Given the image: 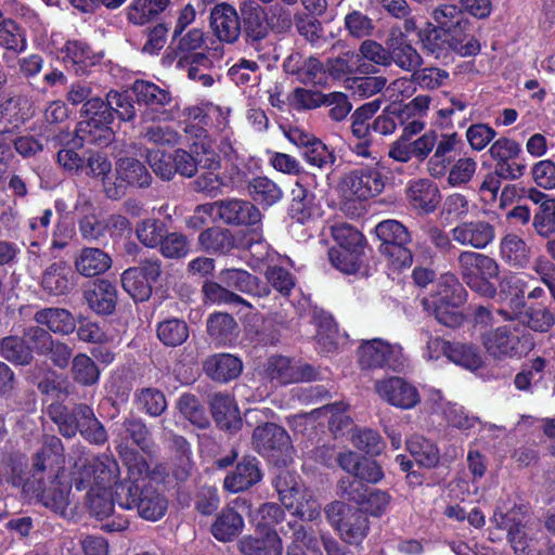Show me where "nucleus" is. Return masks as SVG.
I'll list each match as a JSON object with an SVG mask.
<instances>
[{
	"label": "nucleus",
	"instance_id": "603ef678",
	"mask_svg": "<svg viewBox=\"0 0 555 555\" xmlns=\"http://www.w3.org/2000/svg\"><path fill=\"white\" fill-rule=\"evenodd\" d=\"M243 15L247 35L254 40L264 38L269 28L274 26L269 22L264 10L259 4L250 3L246 5Z\"/></svg>",
	"mask_w": 555,
	"mask_h": 555
},
{
	"label": "nucleus",
	"instance_id": "e2e57ef3",
	"mask_svg": "<svg viewBox=\"0 0 555 555\" xmlns=\"http://www.w3.org/2000/svg\"><path fill=\"white\" fill-rule=\"evenodd\" d=\"M537 233L547 237L555 233V198H547L541 203L533 218Z\"/></svg>",
	"mask_w": 555,
	"mask_h": 555
},
{
	"label": "nucleus",
	"instance_id": "052dcab7",
	"mask_svg": "<svg viewBox=\"0 0 555 555\" xmlns=\"http://www.w3.org/2000/svg\"><path fill=\"white\" fill-rule=\"evenodd\" d=\"M420 341L422 343V358L427 362H435L442 356L448 357V350L451 341L444 340L439 336H434L428 330L420 331Z\"/></svg>",
	"mask_w": 555,
	"mask_h": 555
},
{
	"label": "nucleus",
	"instance_id": "2eb2a0df",
	"mask_svg": "<svg viewBox=\"0 0 555 555\" xmlns=\"http://www.w3.org/2000/svg\"><path fill=\"white\" fill-rule=\"evenodd\" d=\"M132 91L137 102L146 106L141 116L143 124L172 119L171 114L165 109V106L171 102L170 93L167 90L151 81L135 80Z\"/></svg>",
	"mask_w": 555,
	"mask_h": 555
},
{
	"label": "nucleus",
	"instance_id": "f704fd0d",
	"mask_svg": "<svg viewBox=\"0 0 555 555\" xmlns=\"http://www.w3.org/2000/svg\"><path fill=\"white\" fill-rule=\"evenodd\" d=\"M261 479L256 459H245L236 465L233 473L224 479V488L236 493L244 491Z\"/></svg>",
	"mask_w": 555,
	"mask_h": 555
},
{
	"label": "nucleus",
	"instance_id": "bb28decb",
	"mask_svg": "<svg viewBox=\"0 0 555 555\" xmlns=\"http://www.w3.org/2000/svg\"><path fill=\"white\" fill-rule=\"evenodd\" d=\"M86 173L93 178H100L103 183L104 191L109 198H119L122 196L121 185L112 182L111 171L112 163L106 154L101 152H92L86 159Z\"/></svg>",
	"mask_w": 555,
	"mask_h": 555
},
{
	"label": "nucleus",
	"instance_id": "a878e982",
	"mask_svg": "<svg viewBox=\"0 0 555 555\" xmlns=\"http://www.w3.org/2000/svg\"><path fill=\"white\" fill-rule=\"evenodd\" d=\"M242 555H282L284 545L276 531H267L261 537L245 535L237 542Z\"/></svg>",
	"mask_w": 555,
	"mask_h": 555
},
{
	"label": "nucleus",
	"instance_id": "0e129e2a",
	"mask_svg": "<svg viewBox=\"0 0 555 555\" xmlns=\"http://www.w3.org/2000/svg\"><path fill=\"white\" fill-rule=\"evenodd\" d=\"M285 517L284 511L275 503H266L261 505L255 516L256 531L264 533L274 531L272 528L280 524Z\"/></svg>",
	"mask_w": 555,
	"mask_h": 555
},
{
	"label": "nucleus",
	"instance_id": "412c9836",
	"mask_svg": "<svg viewBox=\"0 0 555 555\" xmlns=\"http://www.w3.org/2000/svg\"><path fill=\"white\" fill-rule=\"evenodd\" d=\"M253 443L260 454L270 456L275 451L287 450L291 447V438L283 427L267 423L255 428Z\"/></svg>",
	"mask_w": 555,
	"mask_h": 555
},
{
	"label": "nucleus",
	"instance_id": "0eeeda50",
	"mask_svg": "<svg viewBox=\"0 0 555 555\" xmlns=\"http://www.w3.org/2000/svg\"><path fill=\"white\" fill-rule=\"evenodd\" d=\"M284 507L304 521H314L321 516V503L313 491L289 472H282L274 481Z\"/></svg>",
	"mask_w": 555,
	"mask_h": 555
},
{
	"label": "nucleus",
	"instance_id": "79ce46f5",
	"mask_svg": "<svg viewBox=\"0 0 555 555\" xmlns=\"http://www.w3.org/2000/svg\"><path fill=\"white\" fill-rule=\"evenodd\" d=\"M33 114V104L26 98L9 99L0 105V130H8V126L18 127Z\"/></svg>",
	"mask_w": 555,
	"mask_h": 555
},
{
	"label": "nucleus",
	"instance_id": "4be33fe9",
	"mask_svg": "<svg viewBox=\"0 0 555 555\" xmlns=\"http://www.w3.org/2000/svg\"><path fill=\"white\" fill-rule=\"evenodd\" d=\"M210 25L219 40L233 43L241 34L236 10L227 3L217 4L210 13Z\"/></svg>",
	"mask_w": 555,
	"mask_h": 555
},
{
	"label": "nucleus",
	"instance_id": "69168bd1",
	"mask_svg": "<svg viewBox=\"0 0 555 555\" xmlns=\"http://www.w3.org/2000/svg\"><path fill=\"white\" fill-rule=\"evenodd\" d=\"M146 160L153 172L163 180H170L176 175L173 154L154 149L146 153Z\"/></svg>",
	"mask_w": 555,
	"mask_h": 555
},
{
	"label": "nucleus",
	"instance_id": "1a4fd4ad",
	"mask_svg": "<svg viewBox=\"0 0 555 555\" xmlns=\"http://www.w3.org/2000/svg\"><path fill=\"white\" fill-rule=\"evenodd\" d=\"M380 160L361 165L347 172L340 182L343 195L348 199L365 201L380 194L385 176Z\"/></svg>",
	"mask_w": 555,
	"mask_h": 555
},
{
	"label": "nucleus",
	"instance_id": "864d4df0",
	"mask_svg": "<svg viewBox=\"0 0 555 555\" xmlns=\"http://www.w3.org/2000/svg\"><path fill=\"white\" fill-rule=\"evenodd\" d=\"M124 289L135 300L144 301L152 294V286L144 278L140 268H129L121 275Z\"/></svg>",
	"mask_w": 555,
	"mask_h": 555
},
{
	"label": "nucleus",
	"instance_id": "4c0bfd02",
	"mask_svg": "<svg viewBox=\"0 0 555 555\" xmlns=\"http://www.w3.org/2000/svg\"><path fill=\"white\" fill-rule=\"evenodd\" d=\"M211 412L220 428L227 430L240 428V412L233 398L229 395L216 393L211 400Z\"/></svg>",
	"mask_w": 555,
	"mask_h": 555
},
{
	"label": "nucleus",
	"instance_id": "7ed1b4c3",
	"mask_svg": "<svg viewBox=\"0 0 555 555\" xmlns=\"http://www.w3.org/2000/svg\"><path fill=\"white\" fill-rule=\"evenodd\" d=\"M128 467V485H120L118 489L126 491L125 498L117 492L119 496V506L125 509L137 508L139 515L151 521L162 518L168 507L167 499L157 491L152 485H146L145 480L150 476L149 465L141 455L133 454L126 460Z\"/></svg>",
	"mask_w": 555,
	"mask_h": 555
},
{
	"label": "nucleus",
	"instance_id": "de8ad7c7",
	"mask_svg": "<svg viewBox=\"0 0 555 555\" xmlns=\"http://www.w3.org/2000/svg\"><path fill=\"white\" fill-rule=\"evenodd\" d=\"M292 135L293 141L305 146L304 155L309 164L322 168L333 162L331 151L320 140L309 138L298 131H295Z\"/></svg>",
	"mask_w": 555,
	"mask_h": 555
},
{
	"label": "nucleus",
	"instance_id": "f257e3e1",
	"mask_svg": "<svg viewBox=\"0 0 555 555\" xmlns=\"http://www.w3.org/2000/svg\"><path fill=\"white\" fill-rule=\"evenodd\" d=\"M72 460H74L72 483L77 490L88 488L87 504L91 515L100 520L107 519L115 511L113 489L116 501L119 504L117 492L121 493V496L125 498L126 491L122 492L118 487L120 485H128V481L119 482V466L117 462L105 454L89 460L85 456L81 448L76 449L75 457H69V461Z\"/></svg>",
	"mask_w": 555,
	"mask_h": 555
},
{
	"label": "nucleus",
	"instance_id": "8fccbe9b",
	"mask_svg": "<svg viewBox=\"0 0 555 555\" xmlns=\"http://www.w3.org/2000/svg\"><path fill=\"white\" fill-rule=\"evenodd\" d=\"M76 413L81 420V436L91 443L103 444L107 440L106 430L94 416L92 409L88 405L81 404L76 406Z\"/></svg>",
	"mask_w": 555,
	"mask_h": 555
},
{
	"label": "nucleus",
	"instance_id": "49530a36",
	"mask_svg": "<svg viewBox=\"0 0 555 555\" xmlns=\"http://www.w3.org/2000/svg\"><path fill=\"white\" fill-rule=\"evenodd\" d=\"M501 258L512 267H525L530 259V251L522 238L516 234H506L500 243Z\"/></svg>",
	"mask_w": 555,
	"mask_h": 555
},
{
	"label": "nucleus",
	"instance_id": "4d7b16f0",
	"mask_svg": "<svg viewBox=\"0 0 555 555\" xmlns=\"http://www.w3.org/2000/svg\"><path fill=\"white\" fill-rule=\"evenodd\" d=\"M51 420L57 425L60 433L66 437H74L80 431L81 420L76 413V409L70 413L61 404H51L48 409Z\"/></svg>",
	"mask_w": 555,
	"mask_h": 555
},
{
	"label": "nucleus",
	"instance_id": "58836bf2",
	"mask_svg": "<svg viewBox=\"0 0 555 555\" xmlns=\"http://www.w3.org/2000/svg\"><path fill=\"white\" fill-rule=\"evenodd\" d=\"M211 65V60L204 53L181 55L177 61V67L186 69L188 77L203 87H210L214 83V77L209 73Z\"/></svg>",
	"mask_w": 555,
	"mask_h": 555
},
{
	"label": "nucleus",
	"instance_id": "f8f14e48",
	"mask_svg": "<svg viewBox=\"0 0 555 555\" xmlns=\"http://www.w3.org/2000/svg\"><path fill=\"white\" fill-rule=\"evenodd\" d=\"M493 520L501 529L508 531L509 541L516 554L518 555H539L540 550L537 542L528 537L531 531V518L528 515V508L525 505L517 506L506 514L494 513Z\"/></svg>",
	"mask_w": 555,
	"mask_h": 555
},
{
	"label": "nucleus",
	"instance_id": "338daca9",
	"mask_svg": "<svg viewBox=\"0 0 555 555\" xmlns=\"http://www.w3.org/2000/svg\"><path fill=\"white\" fill-rule=\"evenodd\" d=\"M178 408L181 414L195 426L199 428H205L209 424L205 410L198 403L195 396L190 393L182 395L179 398Z\"/></svg>",
	"mask_w": 555,
	"mask_h": 555
},
{
	"label": "nucleus",
	"instance_id": "9b49d317",
	"mask_svg": "<svg viewBox=\"0 0 555 555\" xmlns=\"http://www.w3.org/2000/svg\"><path fill=\"white\" fill-rule=\"evenodd\" d=\"M83 114L86 119L78 124L77 137L87 143L108 144L114 138L109 127L113 116L104 101L100 98L89 99L83 105Z\"/></svg>",
	"mask_w": 555,
	"mask_h": 555
},
{
	"label": "nucleus",
	"instance_id": "b1692460",
	"mask_svg": "<svg viewBox=\"0 0 555 555\" xmlns=\"http://www.w3.org/2000/svg\"><path fill=\"white\" fill-rule=\"evenodd\" d=\"M391 63L393 62L401 69L412 72L422 65V56L409 43L405 35L400 29H392L386 42Z\"/></svg>",
	"mask_w": 555,
	"mask_h": 555
},
{
	"label": "nucleus",
	"instance_id": "aec40b11",
	"mask_svg": "<svg viewBox=\"0 0 555 555\" xmlns=\"http://www.w3.org/2000/svg\"><path fill=\"white\" fill-rule=\"evenodd\" d=\"M452 238L463 246L476 249L487 247L495 237L493 225L486 221H465L452 229Z\"/></svg>",
	"mask_w": 555,
	"mask_h": 555
},
{
	"label": "nucleus",
	"instance_id": "a18cd8bd",
	"mask_svg": "<svg viewBox=\"0 0 555 555\" xmlns=\"http://www.w3.org/2000/svg\"><path fill=\"white\" fill-rule=\"evenodd\" d=\"M288 527L292 530V537L286 555H306L307 551L321 554L319 540L313 531L297 521L288 522Z\"/></svg>",
	"mask_w": 555,
	"mask_h": 555
},
{
	"label": "nucleus",
	"instance_id": "3c124183",
	"mask_svg": "<svg viewBox=\"0 0 555 555\" xmlns=\"http://www.w3.org/2000/svg\"><path fill=\"white\" fill-rule=\"evenodd\" d=\"M406 448L415 461L424 467H434L439 462V450L428 439L414 435L406 440Z\"/></svg>",
	"mask_w": 555,
	"mask_h": 555
},
{
	"label": "nucleus",
	"instance_id": "7c9ffc66",
	"mask_svg": "<svg viewBox=\"0 0 555 555\" xmlns=\"http://www.w3.org/2000/svg\"><path fill=\"white\" fill-rule=\"evenodd\" d=\"M244 527L242 515L232 507H224L218 513L210 531L218 541L231 542L241 534Z\"/></svg>",
	"mask_w": 555,
	"mask_h": 555
},
{
	"label": "nucleus",
	"instance_id": "f3484780",
	"mask_svg": "<svg viewBox=\"0 0 555 555\" xmlns=\"http://www.w3.org/2000/svg\"><path fill=\"white\" fill-rule=\"evenodd\" d=\"M217 212L220 219L230 224H256L260 221L259 209L248 201L227 199L197 207V214L212 215Z\"/></svg>",
	"mask_w": 555,
	"mask_h": 555
},
{
	"label": "nucleus",
	"instance_id": "f03ea898",
	"mask_svg": "<svg viewBox=\"0 0 555 555\" xmlns=\"http://www.w3.org/2000/svg\"><path fill=\"white\" fill-rule=\"evenodd\" d=\"M433 18L439 29L429 33L423 39V46L436 59L443 57L448 50L461 56L475 55L479 52V42L466 33L468 20L455 5H440L434 10Z\"/></svg>",
	"mask_w": 555,
	"mask_h": 555
},
{
	"label": "nucleus",
	"instance_id": "dca6fc26",
	"mask_svg": "<svg viewBox=\"0 0 555 555\" xmlns=\"http://www.w3.org/2000/svg\"><path fill=\"white\" fill-rule=\"evenodd\" d=\"M359 363L363 369L389 367L398 370L402 365V348L380 338L363 341L358 350Z\"/></svg>",
	"mask_w": 555,
	"mask_h": 555
},
{
	"label": "nucleus",
	"instance_id": "20e7f679",
	"mask_svg": "<svg viewBox=\"0 0 555 555\" xmlns=\"http://www.w3.org/2000/svg\"><path fill=\"white\" fill-rule=\"evenodd\" d=\"M466 300V292L453 274H443L434 284L430 294L423 298L424 309L436 320L450 327L463 322L459 307Z\"/></svg>",
	"mask_w": 555,
	"mask_h": 555
},
{
	"label": "nucleus",
	"instance_id": "6e6d98bb",
	"mask_svg": "<svg viewBox=\"0 0 555 555\" xmlns=\"http://www.w3.org/2000/svg\"><path fill=\"white\" fill-rule=\"evenodd\" d=\"M157 337L166 346H180L189 337V327L179 319L165 320L157 325Z\"/></svg>",
	"mask_w": 555,
	"mask_h": 555
},
{
	"label": "nucleus",
	"instance_id": "6e6552de",
	"mask_svg": "<svg viewBox=\"0 0 555 555\" xmlns=\"http://www.w3.org/2000/svg\"><path fill=\"white\" fill-rule=\"evenodd\" d=\"M221 115V111L218 106L207 105L206 107L194 106L188 108L189 124L185 126V133L193 139L191 143L192 154L185 150L178 149L173 153V163L176 167V173H180L184 177H192L199 167V160L203 159V149L201 146L202 138H197L196 133H199V129H204L203 126H208L209 120Z\"/></svg>",
	"mask_w": 555,
	"mask_h": 555
},
{
	"label": "nucleus",
	"instance_id": "423d86ee",
	"mask_svg": "<svg viewBox=\"0 0 555 555\" xmlns=\"http://www.w3.org/2000/svg\"><path fill=\"white\" fill-rule=\"evenodd\" d=\"M198 131L199 133H196V137L203 140L201 141L203 159L199 160L202 171L193 181V186L196 192L215 197L222 193L223 189L238 184L242 177L238 170L231 172L229 176L220 175V158L214 149V142L207 134L206 129H199Z\"/></svg>",
	"mask_w": 555,
	"mask_h": 555
},
{
	"label": "nucleus",
	"instance_id": "c85d7f7f",
	"mask_svg": "<svg viewBox=\"0 0 555 555\" xmlns=\"http://www.w3.org/2000/svg\"><path fill=\"white\" fill-rule=\"evenodd\" d=\"M410 204L425 212L433 211L440 202L438 186L428 179L411 181L406 189Z\"/></svg>",
	"mask_w": 555,
	"mask_h": 555
},
{
	"label": "nucleus",
	"instance_id": "bf43d9fd",
	"mask_svg": "<svg viewBox=\"0 0 555 555\" xmlns=\"http://www.w3.org/2000/svg\"><path fill=\"white\" fill-rule=\"evenodd\" d=\"M0 353L8 361L20 365L28 364L33 359L31 347L16 336H9L0 341Z\"/></svg>",
	"mask_w": 555,
	"mask_h": 555
},
{
	"label": "nucleus",
	"instance_id": "a19ab883",
	"mask_svg": "<svg viewBox=\"0 0 555 555\" xmlns=\"http://www.w3.org/2000/svg\"><path fill=\"white\" fill-rule=\"evenodd\" d=\"M528 275L525 273H511L501 282V296L506 306L512 309L511 314L517 315L524 307V294L527 288Z\"/></svg>",
	"mask_w": 555,
	"mask_h": 555
},
{
	"label": "nucleus",
	"instance_id": "680f3d73",
	"mask_svg": "<svg viewBox=\"0 0 555 555\" xmlns=\"http://www.w3.org/2000/svg\"><path fill=\"white\" fill-rule=\"evenodd\" d=\"M141 135L151 143L163 145H175L180 138L175 129L159 121L142 122Z\"/></svg>",
	"mask_w": 555,
	"mask_h": 555
},
{
	"label": "nucleus",
	"instance_id": "c03bdc74",
	"mask_svg": "<svg viewBox=\"0 0 555 555\" xmlns=\"http://www.w3.org/2000/svg\"><path fill=\"white\" fill-rule=\"evenodd\" d=\"M170 0H132L127 7V18L133 25H145L169 5Z\"/></svg>",
	"mask_w": 555,
	"mask_h": 555
},
{
	"label": "nucleus",
	"instance_id": "5701e85b",
	"mask_svg": "<svg viewBox=\"0 0 555 555\" xmlns=\"http://www.w3.org/2000/svg\"><path fill=\"white\" fill-rule=\"evenodd\" d=\"M283 67L286 73L297 76L302 83L322 85L325 81L323 65L315 57H304L300 53H292L284 61Z\"/></svg>",
	"mask_w": 555,
	"mask_h": 555
},
{
	"label": "nucleus",
	"instance_id": "2f4dec72",
	"mask_svg": "<svg viewBox=\"0 0 555 555\" xmlns=\"http://www.w3.org/2000/svg\"><path fill=\"white\" fill-rule=\"evenodd\" d=\"M74 274L65 261L49 266L41 280L42 288L51 295H63L74 287Z\"/></svg>",
	"mask_w": 555,
	"mask_h": 555
},
{
	"label": "nucleus",
	"instance_id": "a211bd4d",
	"mask_svg": "<svg viewBox=\"0 0 555 555\" xmlns=\"http://www.w3.org/2000/svg\"><path fill=\"white\" fill-rule=\"evenodd\" d=\"M375 390L382 400L403 410L413 409L421 401L417 388L397 376L377 380Z\"/></svg>",
	"mask_w": 555,
	"mask_h": 555
},
{
	"label": "nucleus",
	"instance_id": "ea45409f",
	"mask_svg": "<svg viewBox=\"0 0 555 555\" xmlns=\"http://www.w3.org/2000/svg\"><path fill=\"white\" fill-rule=\"evenodd\" d=\"M38 324L46 325L51 332L61 335L72 334L76 328L74 315L63 308H46L35 314Z\"/></svg>",
	"mask_w": 555,
	"mask_h": 555
},
{
	"label": "nucleus",
	"instance_id": "e433bc0d",
	"mask_svg": "<svg viewBox=\"0 0 555 555\" xmlns=\"http://www.w3.org/2000/svg\"><path fill=\"white\" fill-rule=\"evenodd\" d=\"M85 298L94 312L109 314L116 306L117 291L108 281L100 280L85 293Z\"/></svg>",
	"mask_w": 555,
	"mask_h": 555
},
{
	"label": "nucleus",
	"instance_id": "4468645a",
	"mask_svg": "<svg viewBox=\"0 0 555 555\" xmlns=\"http://www.w3.org/2000/svg\"><path fill=\"white\" fill-rule=\"evenodd\" d=\"M324 511L328 522L345 542L359 544L366 537L369 520L361 511L338 501L330 503Z\"/></svg>",
	"mask_w": 555,
	"mask_h": 555
},
{
	"label": "nucleus",
	"instance_id": "37998d69",
	"mask_svg": "<svg viewBox=\"0 0 555 555\" xmlns=\"http://www.w3.org/2000/svg\"><path fill=\"white\" fill-rule=\"evenodd\" d=\"M447 359L469 372H475L483 365V357L479 349L475 345L462 341H451Z\"/></svg>",
	"mask_w": 555,
	"mask_h": 555
},
{
	"label": "nucleus",
	"instance_id": "393cba45",
	"mask_svg": "<svg viewBox=\"0 0 555 555\" xmlns=\"http://www.w3.org/2000/svg\"><path fill=\"white\" fill-rule=\"evenodd\" d=\"M350 491H347L345 487V481H341L340 489L345 492L349 500L354 501L360 504L365 513L371 514L372 516H380L384 514L389 505L390 498L389 495L380 490H372L367 492H361L362 485L353 480L349 483Z\"/></svg>",
	"mask_w": 555,
	"mask_h": 555
},
{
	"label": "nucleus",
	"instance_id": "72a5a7b5",
	"mask_svg": "<svg viewBox=\"0 0 555 555\" xmlns=\"http://www.w3.org/2000/svg\"><path fill=\"white\" fill-rule=\"evenodd\" d=\"M64 64L73 68L76 74H83L89 66L98 62L96 55L90 50L86 42L69 40L61 50Z\"/></svg>",
	"mask_w": 555,
	"mask_h": 555
},
{
	"label": "nucleus",
	"instance_id": "473e14b6",
	"mask_svg": "<svg viewBox=\"0 0 555 555\" xmlns=\"http://www.w3.org/2000/svg\"><path fill=\"white\" fill-rule=\"evenodd\" d=\"M118 183L124 191L125 185L144 188L149 186L152 180L146 167L138 159L125 157L116 164Z\"/></svg>",
	"mask_w": 555,
	"mask_h": 555
},
{
	"label": "nucleus",
	"instance_id": "13d9d810",
	"mask_svg": "<svg viewBox=\"0 0 555 555\" xmlns=\"http://www.w3.org/2000/svg\"><path fill=\"white\" fill-rule=\"evenodd\" d=\"M59 479L60 476L49 488L42 491L40 500L46 507L55 513H63L69 502L70 485L62 483Z\"/></svg>",
	"mask_w": 555,
	"mask_h": 555
},
{
	"label": "nucleus",
	"instance_id": "c9c22d12",
	"mask_svg": "<svg viewBox=\"0 0 555 555\" xmlns=\"http://www.w3.org/2000/svg\"><path fill=\"white\" fill-rule=\"evenodd\" d=\"M243 369L242 361L229 353L215 354L204 363L206 374L215 380L228 382L236 378Z\"/></svg>",
	"mask_w": 555,
	"mask_h": 555
},
{
	"label": "nucleus",
	"instance_id": "ddd939ff",
	"mask_svg": "<svg viewBox=\"0 0 555 555\" xmlns=\"http://www.w3.org/2000/svg\"><path fill=\"white\" fill-rule=\"evenodd\" d=\"M375 232L380 240V251L396 268H408L413 257L406 245L411 242L408 229L397 220L388 219L379 222Z\"/></svg>",
	"mask_w": 555,
	"mask_h": 555
},
{
	"label": "nucleus",
	"instance_id": "c756f323",
	"mask_svg": "<svg viewBox=\"0 0 555 555\" xmlns=\"http://www.w3.org/2000/svg\"><path fill=\"white\" fill-rule=\"evenodd\" d=\"M331 233L336 243L332 248H348L345 266L351 269L357 255L363 250L364 237L362 233L347 223L332 225Z\"/></svg>",
	"mask_w": 555,
	"mask_h": 555
},
{
	"label": "nucleus",
	"instance_id": "09e8293b",
	"mask_svg": "<svg viewBox=\"0 0 555 555\" xmlns=\"http://www.w3.org/2000/svg\"><path fill=\"white\" fill-rule=\"evenodd\" d=\"M248 191L256 203L266 207L276 204L283 196L281 188L267 177L254 178L249 182Z\"/></svg>",
	"mask_w": 555,
	"mask_h": 555
},
{
	"label": "nucleus",
	"instance_id": "9d476101",
	"mask_svg": "<svg viewBox=\"0 0 555 555\" xmlns=\"http://www.w3.org/2000/svg\"><path fill=\"white\" fill-rule=\"evenodd\" d=\"M459 266L463 280L473 291L485 297L494 296L495 287L490 280L499 275V264L493 258L474 251H462Z\"/></svg>",
	"mask_w": 555,
	"mask_h": 555
},
{
	"label": "nucleus",
	"instance_id": "5fc2aeb1",
	"mask_svg": "<svg viewBox=\"0 0 555 555\" xmlns=\"http://www.w3.org/2000/svg\"><path fill=\"white\" fill-rule=\"evenodd\" d=\"M317 344L324 353H332L338 346V331L333 318L322 313L317 319Z\"/></svg>",
	"mask_w": 555,
	"mask_h": 555
},
{
	"label": "nucleus",
	"instance_id": "39448f33",
	"mask_svg": "<svg viewBox=\"0 0 555 555\" xmlns=\"http://www.w3.org/2000/svg\"><path fill=\"white\" fill-rule=\"evenodd\" d=\"M499 312L511 322L482 335L487 352L496 359L519 358L529 352L534 346L530 333L524 325L515 322L516 315L504 309Z\"/></svg>",
	"mask_w": 555,
	"mask_h": 555
},
{
	"label": "nucleus",
	"instance_id": "774afa93",
	"mask_svg": "<svg viewBox=\"0 0 555 555\" xmlns=\"http://www.w3.org/2000/svg\"><path fill=\"white\" fill-rule=\"evenodd\" d=\"M137 237L146 247H156L165 238V224L156 219H146L137 227Z\"/></svg>",
	"mask_w": 555,
	"mask_h": 555
},
{
	"label": "nucleus",
	"instance_id": "cd10ccee",
	"mask_svg": "<svg viewBox=\"0 0 555 555\" xmlns=\"http://www.w3.org/2000/svg\"><path fill=\"white\" fill-rule=\"evenodd\" d=\"M76 271L86 278H92L106 272L112 267V258L96 247H85L76 256Z\"/></svg>",
	"mask_w": 555,
	"mask_h": 555
},
{
	"label": "nucleus",
	"instance_id": "6ab92c4d",
	"mask_svg": "<svg viewBox=\"0 0 555 555\" xmlns=\"http://www.w3.org/2000/svg\"><path fill=\"white\" fill-rule=\"evenodd\" d=\"M266 372L268 377L279 385L308 382L315 377L311 365L282 356L271 357L267 362Z\"/></svg>",
	"mask_w": 555,
	"mask_h": 555
}]
</instances>
